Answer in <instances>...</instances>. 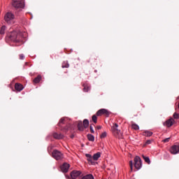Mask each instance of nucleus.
<instances>
[{
	"mask_svg": "<svg viewBox=\"0 0 179 179\" xmlns=\"http://www.w3.org/2000/svg\"><path fill=\"white\" fill-rule=\"evenodd\" d=\"M82 179H94V177L92 174H87L84 176Z\"/></svg>",
	"mask_w": 179,
	"mask_h": 179,
	"instance_id": "obj_22",
	"label": "nucleus"
},
{
	"mask_svg": "<svg viewBox=\"0 0 179 179\" xmlns=\"http://www.w3.org/2000/svg\"><path fill=\"white\" fill-rule=\"evenodd\" d=\"M83 125L84 128H87L89 127V120L87 119L84 120Z\"/></svg>",
	"mask_w": 179,
	"mask_h": 179,
	"instance_id": "obj_23",
	"label": "nucleus"
},
{
	"mask_svg": "<svg viewBox=\"0 0 179 179\" xmlns=\"http://www.w3.org/2000/svg\"><path fill=\"white\" fill-rule=\"evenodd\" d=\"M12 5L14 8H24V1L23 0H13Z\"/></svg>",
	"mask_w": 179,
	"mask_h": 179,
	"instance_id": "obj_6",
	"label": "nucleus"
},
{
	"mask_svg": "<svg viewBox=\"0 0 179 179\" xmlns=\"http://www.w3.org/2000/svg\"><path fill=\"white\" fill-rule=\"evenodd\" d=\"M87 139H88V141H90L91 142H94V136H93L92 134H88Z\"/></svg>",
	"mask_w": 179,
	"mask_h": 179,
	"instance_id": "obj_24",
	"label": "nucleus"
},
{
	"mask_svg": "<svg viewBox=\"0 0 179 179\" xmlns=\"http://www.w3.org/2000/svg\"><path fill=\"white\" fill-rule=\"evenodd\" d=\"M78 131H84L85 126H83V123L82 122H78Z\"/></svg>",
	"mask_w": 179,
	"mask_h": 179,
	"instance_id": "obj_18",
	"label": "nucleus"
},
{
	"mask_svg": "<svg viewBox=\"0 0 179 179\" xmlns=\"http://www.w3.org/2000/svg\"><path fill=\"white\" fill-rule=\"evenodd\" d=\"M134 167L137 170H139L142 167V159L138 156L135 157L134 158Z\"/></svg>",
	"mask_w": 179,
	"mask_h": 179,
	"instance_id": "obj_8",
	"label": "nucleus"
},
{
	"mask_svg": "<svg viewBox=\"0 0 179 179\" xmlns=\"http://www.w3.org/2000/svg\"><path fill=\"white\" fill-rule=\"evenodd\" d=\"M118 124L115 123L112 127V132L116 136V138H122V133H121V130H119L118 129Z\"/></svg>",
	"mask_w": 179,
	"mask_h": 179,
	"instance_id": "obj_5",
	"label": "nucleus"
},
{
	"mask_svg": "<svg viewBox=\"0 0 179 179\" xmlns=\"http://www.w3.org/2000/svg\"><path fill=\"white\" fill-rule=\"evenodd\" d=\"M6 30V27L5 25L2 26L0 29V34H5Z\"/></svg>",
	"mask_w": 179,
	"mask_h": 179,
	"instance_id": "obj_25",
	"label": "nucleus"
},
{
	"mask_svg": "<svg viewBox=\"0 0 179 179\" xmlns=\"http://www.w3.org/2000/svg\"><path fill=\"white\" fill-rule=\"evenodd\" d=\"M142 157L143 160L145 162V163H147V164H150V159L149 158V157L142 155Z\"/></svg>",
	"mask_w": 179,
	"mask_h": 179,
	"instance_id": "obj_20",
	"label": "nucleus"
},
{
	"mask_svg": "<svg viewBox=\"0 0 179 179\" xmlns=\"http://www.w3.org/2000/svg\"><path fill=\"white\" fill-rule=\"evenodd\" d=\"M83 87H84L83 92H87L89 90H90V85H89L87 83L83 84Z\"/></svg>",
	"mask_w": 179,
	"mask_h": 179,
	"instance_id": "obj_17",
	"label": "nucleus"
},
{
	"mask_svg": "<svg viewBox=\"0 0 179 179\" xmlns=\"http://www.w3.org/2000/svg\"><path fill=\"white\" fill-rule=\"evenodd\" d=\"M52 157L55 160H62L64 159V154L58 150H55L52 152Z\"/></svg>",
	"mask_w": 179,
	"mask_h": 179,
	"instance_id": "obj_4",
	"label": "nucleus"
},
{
	"mask_svg": "<svg viewBox=\"0 0 179 179\" xmlns=\"http://www.w3.org/2000/svg\"><path fill=\"white\" fill-rule=\"evenodd\" d=\"M131 128L133 129H135V131H138V129H139V126L138 124H135V123H133L131 124Z\"/></svg>",
	"mask_w": 179,
	"mask_h": 179,
	"instance_id": "obj_28",
	"label": "nucleus"
},
{
	"mask_svg": "<svg viewBox=\"0 0 179 179\" xmlns=\"http://www.w3.org/2000/svg\"><path fill=\"white\" fill-rule=\"evenodd\" d=\"M101 128V126H97L96 127V129H100Z\"/></svg>",
	"mask_w": 179,
	"mask_h": 179,
	"instance_id": "obj_36",
	"label": "nucleus"
},
{
	"mask_svg": "<svg viewBox=\"0 0 179 179\" xmlns=\"http://www.w3.org/2000/svg\"><path fill=\"white\" fill-rule=\"evenodd\" d=\"M145 143H146V145H150V143H151L150 140L147 141Z\"/></svg>",
	"mask_w": 179,
	"mask_h": 179,
	"instance_id": "obj_35",
	"label": "nucleus"
},
{
	"mask_svg": "<svg viewBox=\"0 0 179 179\" xmlns=\"http://www.w3.org/2000/svg\"><path fill=\"white\" fill-rule=\"evenodd\" d=\"M178 108H179V102H178Z\"/></svg>",
	"mask_w": 179,
	"mask_h": 179,
	"instance_id": "obj_40",
	"label": "nucleus"
},
{
	"mask_svg": "<svg viewBox=\"0 0 179 179\" xmlns=\"http://www.w3.org/2000/svg\"><path fill=\"white\" fill-rule=\"evenodd\" d=\"M60 169L63 173H68V170H69V164L64 163L61 166Z\"/></svg>",
	"mask_w": 179,
	"mask_h": 179,
	"instance_id": "obj_11",
	"label": "nucleus"
},
{
	"mask_svg": "<svg viewBox=\"0 0 179 179\" xmlns=\"http://www.w3.org/2000/svg\"><path fill=\"white\" fill-rule=\"evenodd\" d=\"M129 166H130V169L132 171V169L134 167V162H132V161H129Z\"/></svg>",
	"mask_w": 179,
	"mask_h": 179,
	"instance_id": "obj_31",
	"label": "nucleus"
},
{
	"mask_svg": "<svg viewBox=\"0 0 179 179\" xmlns=\"http://www.w3.org/2000/svg\"><path fill=\"white\" fill-rule=\"evenodd\" d=\"M143 136L150 137L153 135V132H152L150 131H145L144 132H143Z\"/></svg>",
	"mask_w": 179,
	"mask_h": 179,
	"instance_id": "obj_19",
	"label": "nucleus"
},
{
	"mask_svg": "<svg viewBox=\"0 0 179 179\" xmlns=\"http://www.w3.org/2000/svg\"><path fill=\"white\" fill-rule=\"evenodd\" d=\"M6 38H8L10 41L14 43H19L22 40V35L14 31L13 32L7 34Z\"/></svg>",
	"mask_w": 179,
	"mask_h": 179,
	"instance_id": "obj_1",
	"label": "nucleus"
},
{
	"mask_svg": "<svg viewBox=\"0 0 179 179\" xmlns=\"http://www.w3.org/2000/svg\"><path fill=\"white\" fill-rule=\"evenodd\" d=\"M40 80H41V76L38 75L36 78H35L33 80L34 83H39Z\"/></svg>",
	"mask_w": 179,
	"mask_h": 179,
	"instance_id": "obj_21",
	"label": "nucleus"
},
{
	"mask_svg": "<svg viewBox=\"0 0 179 179\" xmlns=\"http://www.w3.org/2000/svg\"><path fill=\"white\" fill-rule=\"evenodd\" d=\"M62 131H68L71 127V124L68 123V117H62L58 123Z\"/></svg>",
	"mask_w": 179,
	"mask_h": 179,
	"instance_id": "obj_2",
	"label": "nucleus"
},
{
	"mask_svg": "<svg viewBox=\"0 0 179 179\" xmlns=\"http://www.w3.org/2000/svg\"><path fill=\"white\" fill-rule=\"evenodd\" d=\"M173 121L174 120H173V118L166 120L164 123L165 127H168V128H170V127L173 125Z\"/></svg>",
	"mask_w": 179,
	"mask_h": 179,
	"instance_id": "obj_15",
	"label": "nucleus"
},
{
	"mask_svg": "<svg viewBox=\"0 0 179 179\" xmlns=\"http://www.w3.org/2000/svg\"><path fill=\"white\" fill-rule=\"evenodd\" d=\"M66 178H69V176L66 175Z\"/></svg>",
	"mask_w": 179,
	"mask_h": 179,
	"instance_id": "obj_38",
	"label": "nucleus"
},
{
	"mask_svg": "<svg viewBox=\"0 0 179 179\" xmlns=\"http://www.w3.org/2000/svg\"><path fill=\"white\" fill-rule=\"evenodd\" d=\"M15 89L17 90V92H22V90L24 89L23 85L17 83L15 85Z\"/></svg>",
	"mask_w": 179,
	"mask_h": 179,
	"instance_id": "obj_13",
	"label": "nucleus"
},
{
	"mask_svg": "<svg viewBox=\"0 0 179 179\" xmlns=\"http://www.w3.org/2000/svg\"><path fill=\"white\" fill-rule=\"evenodd\" d=\"M173 118H175V120H178V118H179V114L177 113H175L173 114Z\"/></svg>",
	"mask_w": 179,
	"mask_h": 179,
	"instance_id": "obj_29",
	"label": "nucleus"
},
{
	"mask_svg": "<svg viewBox=\"0 0 179 179\" xmlns=\"http://www.w3.org/2000/svg\"><path fill=\"white\" fill-rule=\"evenodd\" d=\"M170 152L171 155H177L179 152V145H173L171 147Z\"/></svg>",
	"mask_w": 179,
	"mask_h": 179,
	"instance_id": "obj_9",
	"label": "nucleus"
},
{
	"mask_svg": "<svg viewBox=\"0 0 179 179\" xmlns=\"http://www.w3.org/2000/svg\"><path fill=\"white\" fill-rule=\"evenodd\" d=\"M71 139H73V138H75V136L74 135H71Z\"/></svg>",
	"mask_w": 179,
	"mask_h": 179,
	"instance_id": "obj_37",
	"label": "nucleus"
},
{
	"mask_svg": "<svg viewBox=\"0 0 179 179\" xmlns=\"http://www.w3.org/2000/svg\"><path fill=\"white\" fill-rule=\"evenodd\" d=\"M169 141H170V138H167L164 139L162 142H164V143H167V142H169Z\"/></svg>",
	"mask_w": 179,
	"mask_h": 179,
	"instance_id": "obj_32",
	"label": "nucleus"
},
{
	"mask_svg": "<svg viewBox=\"0 0 179 179\" xmlns=\"http://www.w3.org/2000/svg\"><path fill=\"white\" fill-rule=\"evenodd\" d=\"M20 59H24V55L23 54L20 55Z\"/></svg>",
	"mask_w": 179,
	"mask_h": 179,
	"instance_id": "obj_34",
	"label": "nucleus"
},
{
	"mask_svg": "<svg viewBox=\"0 0 179 179\" xmlns=\"http://www.w3.org/2000/svg\"><path fill=\"white\" fill-rule=\"evenodd\" d=\"M53 137L55 138V139H64V135L58 133H54Z\"/></svg>",
	"mask_w": 179,
	"mask_h": 179,
	"instance_id": "obj_16",
	"label": "nucleus"
},
{
	"mask_svg": "<svg viewBox=\"0 0 179 179\" xmlns=\"http://www.w3.org/2000/svg\"><path fill=\"white\" fill-rule=\"evenodd\" d=\"M110 114H111V113L108 111V110L104 108L100 109L96 112L97 117H101V115H105V117H110Z\"/></svg>",
	"mask_w": 179,
	"mask_h": 179,
	"instance_id": "obj_7",
	"label": "nucleus"
},
{
	"mask_svg": "<svg viewBox=\"0 0 179 179\" xmlns=\"http://www.w3.org/2000/svg\"><path fill=\"white\" fill-rule=\"evenodd\" d=\"M82 174L80 171L74 170L71 172L70 176L72 179H76L77 177H79Z\"/></svg>",
	"mask_w": 179,
	"mask_h": 179,
	"instance_id": "obj_10",
	"label": "nucleus"
},
{
	"mask_svg": "<svg viewBox=\"0 0 179 179\" xmlns=\"http://www.w3.org/2000/svg\"><path fill=\"white\" fill-rule=\"evenodd\" d=\"M92 120L94 124H97V113H96V115H92Z\"/></svg>",
	"mask_w": 179,
	"mask_h": 179,
	"instance_id": "obj_26",
	"label": "nucleus"
},
{
	"mask_svg": "<svg viewBox=\"0 0 179 179\" xmlns=\"http://www.w3.org/2000/svg\"><path fill=\"white\" fill-rule=\"evenodd\" d=\"M90 129L91 134H94V130L93 129V127L92 126L90 127Z\"/></svg>",
	"mask_w": 179,
	"mask_h": 179,
	"instance_id": "obj_33",
	"label": "nucleus"
},
{
	"mask_svg": "<svg viewBox=\"0 0 179 179\" xmlns=\"http://www.w3.org/2000/svg\"><path fill=\"white\" fill-rule=\"evenodd\" d=\"M106 136H107V132H103L101 134V138H106Z\"/></svg>",
	"mask_w": 179,
	"mask_h": 179,
	"instance_id": "obj_30",
	"label": "nucleus"
},
{
	"mask_svg": "<svg viewBox=\"0 0 179 179\" xmlns=\"http://www.w3.org/2000/svg\"><path fill=\"white\" fill-rule=\"evenodd\" d=\"M48 152H50V148H48Z\"/></svg>",
	"mask_w": 179,
	"mask_h": 179,
	"instance_id": "obj_39",
	"label": "nucleus"
},
{
	"mask_svg": "<svg viewBox=\"0 0 179 179\" xmlns=\"http://www.w3.org/2000/svg\"><path fill=\"white\" fill-rule=\"evenodd\" d=\"M62 68H69V63L68 62H64L62 64Z\"/></svg>",
	"mask_w": 179,
	"mask_h": 179,
	"instance_id": "obj_27",
	"label": "nucleus"
},
{
	"mask_svg": "<svg viewBox=\"0 0 179 179\" xmlns=\"http://www.w3.org/2000/svg\"><path fill=\"white\" fill-rule=\"evenodd\" d=\"M4 20L8 24H12V23H13V20H15V14L12 12H8L4 16Z\"/></svg>",
	"mask_w": 179,
	"mask_h": 179,
	"instance_id": "obj_3",
	"label": "nucleus"
},
{
	"mask_svg": "<svg viewBox=\"0 0 179 179\" xmlns=\"http://www.w3.org/2000/svg\"><path fill=\"white\" fill-rule=\"evenodd\" d=\"M85 156L87 157L88 163H90L91 164H94V162L93 161V157H92V155L86 154Z\"/></svg>",
	"mask_w": 179,
	"mask_h": 179,
	"instance_id": "obj_14",
	"label": "nucleus"
},
{
	"mask_svg": "<svg viewBox=\"0 0 179 179\" xmlns=\"http://www.w3.org/2000/svg\"><path fill=\"white\" fill-rule=\"evenodd\" d=\"M100 157H101V152H98L94 154V155L92 157V162H96V161L99 160V159H100Z\"/></svg>",
	"mask_w": 179,
	"mask_h": 179,
	"instance_id": "obj_12",
	"label": "nucleus"
}]
</instances>
